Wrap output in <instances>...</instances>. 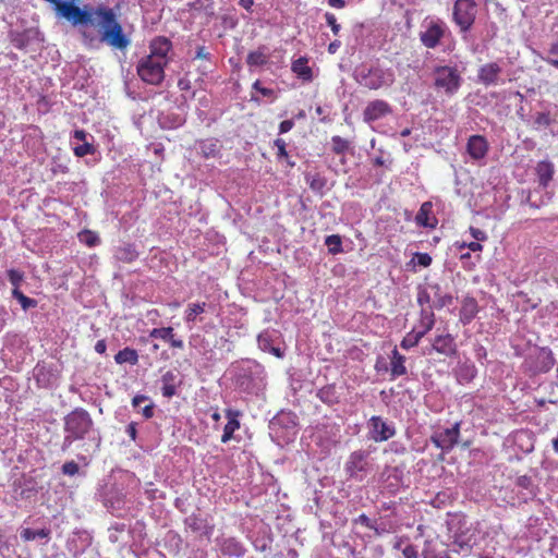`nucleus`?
Masks as SVG:
<instances>
[{"mask_svg": "<svg viewBox=\"0 0 558 558\" xmlns=\"http://www.w3.org/2000/svg\"><path fill=\"white\" fill-rule=\"evenodd\" d=\"M94 422L83 408H76L64 417L62 450H68L76 440H82L90 432Z\"/></svg>", "mask_w": 558, "mask_h": 558, "instance_id": "nucleus-1", "label": "nucleus"}, {"mask_svg": "<svg viewBox=\"0 0 558 558\" xmlns=\"http://www.w3.org/2000/svg\"><path fill=\"white\" fill-rule=\"evenodd\" d=\"M355 80L361 86L367 89L378 90L391 87L396 81V76L391 69L373 65L357 69Z\"/></svg>", "mask_w": 558, "mask_h": 558, "instance_id": "nucleus-2", "label": "nucleus"}, {"mask_svg": "<svg viewBox=\"0 0 558 558\" xmlns=\"http://www.w3.org/2000/svg\"><path fill=\"white\" fill-rule=\"evenodd\" d=\"M462 84V77L456 66L438 65L434 69V86L447 96H453Z\"/></svg>", "mask_w": 558, "mask_h": 558, "instance_id": "nucleus-3", "label": "nucleus"}, {"mask_svg": "<svg viewBox=\"0 0 558 558\" xmlns=\"http://www.w3.org/2000/svg\"><path fill=\"white\" fill-rule=\"evenodd\" d=\"M477 14V4L474 0H456L452 7V22L459 32L465 34L473 27Z\"/></svg>", "mask_w": 558, "mask_h": 558, "instance_id": "nucleus-4", "label": "nucleus"}, {"mask_svg": "<svg viewBox=\"0 0 558 558\" xmlns=\"http://www.w3.org/2000/svg\"><path fill=\"white\" fill-rule=\"evenodd\" d=\"M448 35H450L449 27L441 19H425L424 31L420 33V40L425 48L435 49Z\"/></svg>", "mask_w": 558, "mask_h": 558, "instance_id": "nucleus-5", "label": "nucleus"}, {"mask_svg": "<svg viewBox=\"0 0 558 558\" xmlns=\"http://www.w3.org/2000/svg\"><path fill=\"white\" fill-rule=\"evenodd\" d=\"M368 458L369 452L363 449L351 452L344 463V472L347 476L357 482H362L372 470V463Z\"/></svg>", "mask_w": 558, "mask_h": 558, "instance_id": "nucleus-6", "label": "nucleus"}, {"mask_svg": "<svg viewBox=\"0 0 558 558\" xmlns=\"http://www.w3.org/2000/svg\"><path fill=\"white\" fill-rule=\"evenodd\" d=\"M165 64L148 57L142 58L136 66L141 80L147 84L158 86L165 80Z\"/></svg>", "mask_w": 558, "mask_h": 558, "instance_id": "nucleus-7", "label": "nucleus"}, {"mask_svg": "<svg viewBox=\"0 0 558 558\" xmlns=\"http://www.w3.org/2000/svg\"><path fill=\"white\" fill-rule=\"evenodd\" d=\"M369 438L375 442L387 441L396 434V429L380 416L374 415L368 420Z\"/></svg>", "mask_w": 558, "mask_h": 558, "instance_id": "nucleus-8", "label": "nucleus"}, {"mask_svg": "<svg viewBox=\"0 0 558 558\" xmlns=\"http://www.w3.org/2000/svg\"><path fill=\"white\" fill-rule=\"evenodd\" d=\"M460 436V423H456L452 427L442 432L435 433L430 440L439 449L450 451L457 445Z\"/></svg>", "mask_w": 558, "mask_h": 558, "instance_id": "nucleus-9", "label": "nucleus"}, {"mask_svg": "<svg viewBox=\"0 0 558 558\" xmlns=\"http://www.w3.org/2000/svg\"><path fill=\"white\" fill-rule=\"evenodd\" d=\"M392 113V107L383 99L369 101L363 110V120L366 123H373Z\"/></svg>", "mask_w": 558, "mask_h": 558, "instance_id": "nucleus-10", "label": "nucleus"}, {"mask_svg": "<svg viewBox=\"0 0 558 558\" xmlns=\"http://www.w3.org/2000/svg\"><path fill=\"white\" fill-rule=\"evenodd\" d=\"M172 49L170 39L158 36L150 41L148 58L168 64L170 61L169 52Z\"/></svg>", "mask_w": 558, "mask_h": 558, "instance_id": "nucleus-11", "label": "nucleus"}, {"mask_svg": "<svg viewBox=\"0 0 558 558\" xmlns=\"http://www.w3.org/2000/svg\"><path fill=\"white\" fill-rule=\"evenodd\" d=\"M489 150V144L483 135H471L466 142V153L472 160H482Z\"/></svg>", "mask_w": 558, "mask_h": 558, "instance_id": "nucleus-12", "label": "nucleus"}, {"mask_svg": "<svg viewBox=\"0 0 558 558\" xmlns=\"http://www.w3.org/2000/svg\"><path fill=\"white\" fill-rule=\"evenodd\" d=\"M432 349L445 356H454L458 352L456 339L450 333L436 336L432 342Z\"/></svg>", "mask_w": 558, "mask_h": 558, "instance_id": "nucleus-13", "label": "nucleus"}, {"mask_svg": "<svg viewBox=\"0 0 558 558\" xmlns=\"http://www.w3.org/2000/svg\"><path fill=\"white\" fill-rule=\"evenodd\" d=\"M501 71V68L497 62L486 63L478 69V81L485 86L497 85Z\"/></svg>", "mask_w": 558, "mask_h": 558, "instance_id": "nucleus-14", "label": "nucleus"}, {"mask_svg": "<svg viewBox=\"0 0 558 558\" xmlns=\"http://www.w3.org/2000/svg\"><path fill=\"white\" fill-rule=\"evenodd\" d=\"M219 550L223 556L241 558L245 554L243 544L235 537H227L218 541Z\"/></svg>", "mask_w": 558, "mask_h": 558, "instance_id": "nucleus-15", "label": "nucleus"}, {"mask_svg": "<svg viewBox=\"0 0 558 558\" xmlns=\"http://www.w3.org/2000/svg\"><path fill=\"white\" fill-rule=\"evenodd\" d=\"M149 337L161 339L170 344L173 349H183L184 342L175 337L172 327L154 328L149 331Z\"/></svg>", "mask_w": 558, "mask_h": 558, "instance_id": "nucleus-16", "label": "nucleus"}, {"mask_svg": "<svg viewBox=\"0 0 558 558\" xmlns=\"http://www.w3.org/2000/svg\"><path fill=\"white\" fill-rule=\"evenodd\" d=\"M433 214V204L432 202H424L416 216H415V223L420 227L434 229L437 226V219L432 216Z\"/></svg>", "mask_w": 558, "mask_h": 558, "instance_id": "nucleus-17", "label": "nucleus"}, {"mask_svg": "<svg viewBox=\"0 0 558 558\" xmlns=\"http://www.w3.org/2000/svg\"><path fill=\"white\" fill-rule=\"evenodd\" d=\"M240 412L232 409L226 410V417L228 418L227 424L223 427V434L221 436V442L227 444L233 438L235 430L240 428Z\"/></svg>", "mask_w": 558, "mask_h": 558, "instance_id": "nucleus-18", "label": "nucleus"}, {"mask_svg": "<svg viewBox=\"0 0 558 558\" xmlns=\"http://www.w3.org/2000/svg\"><path fill=\"white\" fill-rule=\"evenodd\" d=\"M478 313V304L477 301L472 296H465L462 300L461 308H460V322L463 325L470 324Z\"/></svg>", "mask_w": 558, "mask_h": 558, "instance_id": "nucleus-19", "label": "nucleus"}, {"mask_svg": "<svg viewBox=\"0 0 558 558\" xmlns=\"http://www.w3.org/2000/svg\"><path fill=\"white\" fill-rule=\"evenodd\" d=\"M535 172L539 185L543 187H547L550 181L553 180L555 173V166L549 160H542L537 162L535 167Z\"/></svg>", "mask_w": 558, "mask_h": 558, "instance_id": "nucleus-20", "label": "nucleus"}, {"mask_svg": "<svg viewBox=\"0 0 558 558\" xmlns=\"http://www.w3.org/2000/svg\"><path fill=\"white\" fill-rule=\"evenodd\" d=\"M138 255L136 246L133 243H123L114 250V258L121 263H133L138 258Z\"/></svg>", "mask_w": 558, "mask_h": 558, "instance_id": "nucleus-21", "label": "nucleus"}, {"mask_svg": "<svg viewBox=\"0 0 558 558\" xmlns=\"http://www.w3.org/2000/svg\"><path fill=\"white\" fill-rule=\"evenodd\" d=\"M536 366L535 369L537 373H547L553 368L556 363L554 354L550 349L542 348L536 357Z\"/></svg>", "mask_w": 558, "mask_h": 558, "instance_id": "nucleus-22", "label": "nucleus"}, {"mask_svg": "<svg viewBox=\"0 0 558 558\" xmlns=\"http://www.w3.org/2000/svg\"><path fill=\"white\" fill-rule=\"evenodd\" d=\"M307 63L308 59L306 57H300L291 64L292 72L304 82H311L313 80V71Z\"/></svg>", "mask_w": 558, "mask_h": 558, "instance_id": "nucleus-23", "label": "nucleus"}, {"mask_svg": "<svg viewBox=\"0 0 558 558\" xmlns=\"http://www.w3.org/2000/svg\"><path fill=\"white\" fill-rule=\"evenodd\" d=\"M178 375L173 371H168L161 376V393L165 398H172L177 393V387L180 383L177 381Z\"/></svg>", "mask_w": 558, "mask_h": 558, "instance_id": "nucleus-24", "label": "nucleus"}, {"mask_svg": "<svg viewBox=\"0 0 558 558\" xmlns=\"http://www.w3.org/2000/svg\"><path fill=\"white\" fill-rule=\"evenodd\" d=\"M391 362H390V371L392 379L407 374V367L404 365L405 356L399 353V351L395 348L391 352Z\"/></svg>", "mask_w": 558, "mask_h": 558, "instance_id": "nucleus-25", "label": "nucleus"}, {"mask_svg": "<svg viewBox=\"0 0 558 558\" xmlns=\"http://www.w3.org/2000/svg\"><path fill=\"white\" fill-rule=\"evenodd\" d=\"M269 56L266 53V47L260 46L256 50L250 51L246 57V64L250 68L263 66L268 63Z\"/></svg>", "mask_w": 558, "mask_h": 558, "instance_id": "nucleus-26", "label": "nucleus"}, {"mask_svg": "<svg viewBox=\"0 0 558 558\" xmlns=\"http://www.w3.org/2000/svg\"><path fill=\"white\" fill-rule=\"evenodd\" d=\"M114 362L117 364H131L136 365L138 363V353L133 348H124L114 355Z\"/></svg>", "mask_w": 558, "mask_h": 558, "instance_id": "nucleus-27", "label": "nucleus"}, {"mask_svg": "<svg viewBox=\"0 0 558 558\" xmlns=\"http://www.w3.org/2000/svg\"><path fill=\"white\" fill-rule=\"evenodd\" d=\"M476 376L474 364L464 363L458 367L457 378L460 384H469Z\"/></svg>", "mask_w": 558, "mask_h": 558, "instance_id": "nucleus-28", "label": "nucleus"}, {"mask_svg": "<svg viewBox=\"0 0 558 558\" xmlns=\"http://www.w3.org/2000/svg\"><path fill=\"white\" fill-rule=\"evenodd\" d=\"M305 181L312 191L318 192V193H320L327 184V180L317 172L316 173H307L305 175Z\"/></svg>", "mask_w": 558, "mask_h": 558, "instance_id": "nucleus-29", "label": "nucleus"}, {"mask_svg": "<svg viewBox=\"0 0 558 558\" xmlns=\"http://www.w3.org/2000/svg\"><path fill=\"white\" fill-rule=\"evenodd\" d=\"M435 325V316L434 313L430 311H422L421 313V319H420V329L418 331L422 332L423 336H425L428 331L433 329Z\"/></svg>", "mask_w": 558, "mask_h": 558, "instance_id": "nucleus-30", "label": "nucleus"}, {"mask_svg": "<svg viewBox=\"0 0 558 558\" xmlns=\"http://www.w3.org/2000/svg\"><path fill=\"white\" fill-rule=\"evenodd\" d=\"M423 337L424 336L422 335V332H420L416 329H413L403 337L400 345L402 349L409 350L411 348L416 347Z\"/></svg>", "mask_w": 558, "mask_h": 558, "instance_id": "nucleus-31", "label": "nucleus"}, {"mask_svg": "<svg viewBox=\"0 0 558 558\" xmlns=\"http://www.w3.org/2000/svg\"><path fill=\"white\" fill-rule=\"evenodd\" d=\"M350 149V141L339 136L333 135L331 137V150L336 155H343Z\"/></svg>", "mask_w": 558, "mask_h": 558, "instance_id": "nucleus-32", "label": "nucleus"}, {"mask_svg": "<svg viewBox=\"0 0 558 558\" xmlns=\"http://www.w3.org/2000/svg\"><path fill=\"white\" fill-rule=\"evenodd\" d=\"M325 245L328 247V252L332 255L342 253V239L339 234H331L326 236Z\"/></svg>", "mask_w": 558, "mask_h": 558, "instance_id": "nucleus-33", "label": "nucleus"}, {"mask_svg": "<svg viewBox=\"0 0 558 558\" xmlns=\"http://www.w3.org/2000/svg\"><path fill=\"white\" fill-rule=\"evenodd\" d=\"M206 308V303H191L187 305V308L185 311V322L193 323L196 319V316L199 314H203Z\"/></svg>", "mask_w": 558, "mask_h": 558, "instance_id": "nucleus-34", "label": "nucleus"}, {"mask_svg": "<svg viewBox=\"0 0 558 558\" xmlns=\"http://www.w3.org/2000/svg\"><path fill=\"white\" fill-rule=\"evenodd\" d=\"M317 397L319 400L326 404H333L337 402V397L335 395V388L332 386H325L318 390Z\"/></svg>", "mask_w": 558, "mask_h": 558, "instance_id": "nucleus-35", "label": "nucleus"}, {"mask_svg": "<svg viewBox=\"0 0 558 558\" xmlns=\"http://www.w3.org/2000/svg\"><path fill=\"white\" fill-rule=\"evenodd\" d=\"M12 295L20 302L23 310H28L31 307L37 306V301L35 299L26 296L20 289H13Z\"/></svg>", "mask_w": 558, "mask_h": 558, "instance_id": "nucleus-36", "label": "nucleus"}, {"mask_svg": "<svg viewBox=\"0 0 558 558\" xmlns=\"http://www.w3.org/2000/svg\"><path fill=\"white\" fill-rule=\"evenodd\" d=\"M50 534V531L47 529L41 530H32V529H24L21 533V536L24 541L29 542L34 541L36 538H46Z\"/></svg>", "mask_w": 558, "mask_h": 558, "instance_id": "nucleus-37", "label": "nucleus"}, {"mask_svg": "<svg viewBox=\"0 0 558 558\" xmlns=\"http://www.w3.org/2000/svg\"><path fill=\"white\" fill-rule=\"evenodd\" d=\"M78 238L88 247H94L100 243L98 234L92 230H83L78 233Z\"/></svg>", "mask_w": 558, "mask_h": 558, "instance_id": "nucleus-38", "label": "nucleus"}, {"mask_svg": "<svg viewBox=\"0 0 558 558\" xmlns=\"http://www.w3.org/2000/svg\"><path fill=\"white\" fill-rule=\"evenodd\" d=\"M202 156L206 159L216 157L219 153L217 144L213 141L202 142L201 144Z\"/></svg>", "mask_w": 558, "mask_h": 558, "instance_id": "nucleus-39", "label": "nucleus"}, {"mask_svg": "<svg viewBox=\"0 0 558 558\" xmlns=\"http://www.w3.org/2000/svg\"><path fill=\"white\" fill-rule=\"evenodd\" d=\"M184 523H185L186 527L194 533L199 532L205 526V521L195 514L189 515L185 519Z\"/></svg>", "mask_w": 558, "mask_h": 558, "instance_id": "nucleus-40", "label": "nucleus"}, {"mask_svg": "<svg viewBox=\"0 0 558 558\" xmlns=\"http://www.w3.org/2000/svg\"><path fill=\"white\" fill-rule=\"evenodd\" d=\"M189 8L194 11H205L209 12L214 9V0H193L189 2Z\"/></svg>", "mask_w": 558, "mask_h": 558, "instance_id": "nucleus-41", "label": "nucleus"}, {"mask_svg": "<svg viewBox=\"0 0 558 558\" xmlns=\"http://www.w3.org/2000/svg\"><path fill=\"white\" fill-rule=\"evenodd\" d=\"M96 148L93 144L84 142L82 145L75 146L73 153L76 157H84L86 155L95 154Z\"/></svg>", "mask_w": 558, "mask_h": 558, "instance_id": "nucleus-42", "label": "nucleus"}, {"mask_svg": "<svg viewBox=\"0 0 558 558\" xmlns=\"http://www.w3.org/2000/svg\"><path fill=\"white\" fill-rule=\"evenodd\" d=\"M10 283L14 287V289H19L21 282L23 281L24 275L20 270L9 269L7 271Z\"/></svg>", "mask_w": 558, "mask_h": 558, "instance_id": "nucleus-43", "label": "nucleus"}, {"mask_svg": "<svg viewBox=\"0 0 558 558\" xmlns=\"http://www.w3.org/2000/svg\"><path fill=\"white\" fill-rule=\"evenodd\" d=\"M325 20H326L327 25L331 28V32L333 33V35L335 36L339 35L341 25L338 23L336 15L331 12H326Z\"/></svg>", "mask_w": 558, "mask_h": 558, "instance_id": "nucleus-44", "label": "nucleus"}, {"mask_svg": "<svg viewBox=\"0 0 558 558\" xmlns=\"http://www.w3.org/2000/svg\"><path fill=\"white\" fill-rule=\"evenodd\" d=\"M274 145L277 147V158L278 159H289V154L287 151V143L283 138H276L274 141Z\"/></svg>", "mask_w": 558, "mask_h": 558, "instance_id": "nucleus-45", "label": "nucleus"}, {"mask_svg": "<svg viewBox=\"0 0 558 558\" xmlns=\"http://www.w3.org/2000/svg\"><path fill=\"white\" fill-rule=\"evenodd\" d=\"M432 257L428 253H415L414 256H413V259L412 262H414L415 264H417L418 266H422V267H428L430 266L432 264Z\"/></svg>", "mask_w": 558, "mask_h": 558, "instance_id": "nucleus-46", "label": "nucleus"}, {"mask_svg": "<svg viewBox=\"0 0 558 558\" xmlns=\"http://www.w3.org/2000/svg\"><path fill=\"white\" fill-rule=\"evenodd\" d=\"M423 558H451L447 550L437 551L434 548L427 547L422 553Z\"/></svg>", "mask_w": 558, "mask_h": 558, "instance_id": "nucleus-47", "label": "nucleus"}, {"mask_svg": "<svg viewBox=\"0 0 558 558\" xmlns=\"http://www.w3.org/2000/svg\"><path fill=\"white\" fill-rule=\"evenodd\" d=\"M355 521L361 523L365 527H367L369 530H373L377 535L380 534V532L377 529L375 522L372 521L366 514H364V513L360 514Z\"/></svg>", "mask_w": 558, "mask_h": 558, "instance_id": "nucleus-48", "label": "nucleus"}, {"mask_svg": "<svg viewBox=\"0 0 558 558\" xmlns=\"http://www.w3.org/2000/svg\"><path fill=\"white\" fill-rule=\"evenodd\" d=\"M252 87L263 96L276 99L275 90L271 88L263 87L258 80L253 83Z\"/></svg>", "mask_w": 558, "mask_h": 558, "instance_id": "nucleus-49", "label": "nucleus"}, {"mask_svg": "<svg viewBox=\"0 0 558 558\" xmlns=\"http://www.w3.org/2000/svg\"><path fill=\"white\" fill-rule=\"evenodd\" d=\"M78 464L75 461H68L62 465V472L65 475L73 476L78 473Z\"/></svg>", "mask_w": 558, "mask_h": 558, "instance_id": "nucleus-50", "label": "nucleus"}, {"mask_svg": "<svg viewBox=\"0 0 558 558\" xmlns=\"http://www.w3.org/2000/svg\"><path fill=\"white\" fill-rule=\"evenodd\" d=\"M535 123L541 126H549L551 124V119L549 113L547 112H539L535 117Z\"/></svg>", "mask_w": 558, "mask_h": 558, "instance_id": "nucleus-51", "label": "nucleus"}, {"mask_svg": "<svg viewBox=\"0 0 558 558\" xmlns=\"http://www.w3.org/2000/svg\"><path fill=\"white\" fill-rule=\"evenodd\" d=\"M470 233L474 238V240L477 242H483V241L487 240L486 232L478 228L470 227Z\"/></svg>", "mask_w": 558, "mask_h": 558, "instance_id": "nucleus-52", "label": "nucleus"}, {"mask_svg": "<svg viewBox=\"0 0 558 558\" xmlns=\"http://www.w3.org/2000/svg\"><path fill=\"white\" fill-rule=\"evenodd\" d=\"M402 554H403V557L404 558H417L418 557V554H417V549L414 545L410 544V545H407L403 550H402Z\"/></svg>", "mask_w": 558, "mask_h": 558, "instance_id": "nucleus-53", "label": "nucleus"}, {"mask_svg": "<svg viewBox=\"0 0 558 558\" xmlns=\"http://www.w3.org/2000/svg\"><path fill=\"white\" fill-rule=\"evenodd\" d=\"M294 126V121L293 120H283L280 124H279V133L280 134H283V133H287L289 131H291Z\"/></svg>", "mask_w": 558, "mask_h": 558, "instance_id": "nucleus-54", "label": "nucleus"}, {"mask_svg": "<svg viewBox=\"0 0 558 558\" xmlns=\"http://www.w3.org/2000/svg\"><path fill=\"white\" fill-rule=\"evenodd\" d=\"M258 345L263 351H269L270 348V339L267 336L259 335L258 336Z\"/></svg>", "mask_w": 558, "mask_h": 558, "instance_id": "nucleus-55", "label": "nucleus"}, {"mask_svg": "<svg viewBox=\"0 0 558 558\" xmlns=\"http://www.w3.org/2000/svg\"><path fill=\"white\" fill-rule=\"evenodd\" d=\"M464 247H468L472 252H481L483 250V245L477 241H473L470 243H462L460 245V248H464Z\"/></svg>", "mask_w": 558, "mask_h": 558, "instance_id": "nucleus-56", "label": "nucleus"}, {"mask_svg": "<svg viewBox=\"0 0 558 558\" xmlns=\"http://www.w3.org/2000/svg\"><path fill=\"white\" fill-rule=\"evenodd\" d=\"M196 59L209 60L210 53L206 50L204 46H199L196 50Z\"/></svg>", "mask_w": 558, "mask_h": 558, "instance_id": "nucleus-57", "label": "nucleus"}, {"mask_svg": "<svg viewBox=\"0 0 558 558\" xmlns=\"http://www.w3.org/2000/svg\"><path fill=\"white\" fill-rule=\"evenodd\" d=\"M126 434L130 436L132 440L136 439L137 429H136V423L132 422L126 426Z\"/></svg>", "mask_w": 558, "mask_h": 558, "instance_id": "nucleus-58", "label": "nucleus"}, {"mask_svg": "<svg viewBox=\"0 0 558 558\" xmlns=\"http://www.w3.org/2000/svg\"><path fill=\"white\" fill-rule=\"evenodd\" d=\"M178 87L180 90H189L191 88V82L186 77H182L178 81Z\"/></svg>", "mask_w": 558, "mask_h": 558, "instance_id": "nucleus-59", "label": "nucleus"}, {"mask_svg": "<svg viewBox=\"0 0 558 558\" xmlns=\"http://www.w3.org/2000/svg\"><path fill=\"white\" fill-rule=\"evenodd\" d=\"M107 350V344L105 340H98L95 344V351L99 354H104Z\"/></svg>", "mask_w": 558, "mask_h": 558, "instance_id": "nucleus-60", "label": "nucleus"}, {"mask_svg": "<svg viewBox=\"0 0 558 558\" xmlns=\"http://www.w3.org/2000/svg\"><path fill=\"white\" fill-rule=\"evenodd\" d=\"M340 46H341V41L336 39V40L331 41L328 45V49L327 50H328L329 53L333 54V53H336L338 51Z\"/></svg>", "mask_w": 558, "mask_h": 558, "instance_id": "nucleus-61", "label": "nucleus"}, {"mask_svg": "<svg viewBox=\"0 0 558 558\" xmlns=\"http://www.w3.org/2000/svg\"><path fill=\"white\" fill-rule=\"evenodd\" d=\"M73 137L81 142H86L87 133L84 130H75L73 132Z\"/></svg>", "mask_w": 558, "mask_h": 558, "instance_id": "nucleus-62", "label": "nucleus"}, {"mask_svg": "<svg viewBox=\"0 0 558 558\" xmlns=\"http://www.w3.org/2000/svg\"><path fill=\"white\" fill-rule=\"evenodd\" d=\"M328 4L336 9H343L347 5L344 0H328Z\"/></svg>", "mask_w": 558, "mask_h": 558, "instance_id": "nucleus-63", "label": "nucleus"}, {"mask_svg": "<svg viewBox=\"0 0 558 558\" xmlns=\"http://www.w3.org/2000/svg\"><path fill=\"white\" fill-rule=\"evenodd\" d=\"M239 4L247 12H251L252 7L254 5V0H239Z\"/></svg>", "mask_w": 558, "mask_h": 558, "instance_id": "nucleus-64", "label": "nucleus"}]
</instances>
